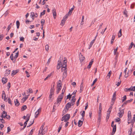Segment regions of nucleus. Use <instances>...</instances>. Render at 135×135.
Masks as SVG:
<instances>
[{"label": "nucleus", "instance_id": "e2e57ef3", "mask_svg": "<svg viewBox=\"0 0 135 135\" xmlns=\"http://www.w3.org/2000/svg\"><path fill=\"white\" fill-rule=\"evenodd\" d=\"M24 38L23 37H21L20 38V40L21 41H24Z\"/></svg>", "mask_w": 135, "mask_h": 135}, {"label": "nucleus", "instance_id": "6ab92c4d", "mask_svg": "<svg viewBox=\"0 0 135 135\" xmlns=\"http://www.w3.org/2000/svg\"><path fill=\"white\" fill-rule=\"evenodd\" d=\"M18 71V70H13L12 73V75H14L17 73Z\"/></svg>", "mask_w": 135, "mask_h": 135}, {"label": "nucleus", "instance_id": "a878e982", "mask_svg": "<svg viewBox=\"0 0 135 135\" xmlns=\"http://www.w3.org/2000/svg\"><path fill=\"white\" fill-rule=\"evenodd\" d=\"M64 62L63 63V66H64V67L65 68H66V60H64Z\"/></svg>", "mask_w": 135, "mask_h": 135}, {"label": "nucleus", "instance_id": "2eb2a0df", "mask_svg": "<svg viewBox=\"0 0 135 135\" xmlns=\"http://www.w3.org/2000/svg\"><path fill=\"white\" fill-rule=\"evenodd\" d=\"M15 105L18 106L20 105V103L17 99H16L14 101Z\"/></svg>", "mask_w": 135, "mask_h": 135}, {"label": "nucleus", "instance_id": "cd10ccee", "mask_svg": "<svg viewBox=\"0 0 135 135\" xmlns=\"http://www.w3.org/2000/svg\"><path fill=\"white\" fill-rule=\"evenodd\" d=\"M68 17V15H66L64 17L62 20L64 21H65L67 19Z\"/></svg>", "mask_w": 135, "mask_h": 135}, {"label": "nucleus", "instance_id": "4468645a", "mask_svg": "<svg viewBox=\"0 0 135 135\" xmlns=\"http://www.w3.org/2000/svg\"><path fill=\"white\" fill-rule=\"evenodd\" d=\"M52 11L54 17V19H55L56 16V12L55 9H53Z\"/></svg>", "mask_w": 135, "mask_h": 135}, {"label": "nucleus", "instance_id": "0eeeda50", "mask_svg": "<svg viewBox=\"0 0 135 135\" xmlns=\"http://www.w3.org/2000/svg\"><path fill=\"white\" fill-rule=\"evenodd\" d=\"M41 108H40L35 113V117L36 118L39 114V113L41 111Z\"/></svg>", "mask_w": 135, "mask_h": 135}, {"label": "nucleus", "instance_id": "a18cd8bd", "mask_svg": "<svg viewBox=\"0 0 135 135\" xmlns=\"http://www.w3.org/2000/svg\"><path fill=\"white\" fill-rule=\"evenodd\" d=\"M61 70L62 72L63 71H64L65 70H66V68L64 67V66H62L61 68Z\"/></svg>", "mask_w": 135, "mask_h": 135}, {"label": "nucleus", "instance_id": "338daca9", "mask_svg": "<svg viewBox=\"0 0 135 135\" xmlns=\"http://www.w3.org/2000/svg\"><path fill=\"white\" fill-rule=\"evenodd\" d=\"M133 127H132V126L131 127L130 130H129L128 131L129 133H132V129Z\"/></svg>", "mask_w": 135, "mask_h": 135}, {"label": "nucleus", "instance_id": "6e6552de", "mask_svg": "<svg viewBox=\"0 0 135 135\" xmlns=\"http://www.w3.org/2000/svg\"><path fill=\"white\" fill-rule=\"evenodd\" d=\"M80 54H81L80 53V54L79 56V59L81 61H82L85 59V57L84 56H83L82 54L80 55Z\"/></svg>", "mask_w": 135, "mask_h": 135}, {"label": "nucleus", "instance_id": "6e6d98bb", "mask_svg": "<svg viewBox=\"0 0 135 135\" xmlns=\"http://www.w3.org/2000/svg\"><path fill=\"white\" fill-rule=\"evenodd\" d=\"M85 111H82V113L81 114V115H82V116L83 117H83H84V115H85Z\"/></svg>", "mask_w": 135, "mask_h": 135}, {"label": "nucleus", "instance_id": "2f4dec72", "mask_svg": "<svg viewBox=\"0 0 135 135\" xmlns=\"http://www.w3.org/2000/svg\"><path fill=\"white\" fill-rule=\"evenodd\" d=\"M27 121H26L24 123V126L23 128H22V129H21V130H23L24 129V128L26 127V125L27 124Z\"/></svg>", "mask_w": 135, "mask_h": 135}, {"label": "nucleus", "instance_id": "423d86ee", "mask_svg": "<svg viewBox=\"0 0 135 135\" xmlns=\"http://www.w3.org/2000/svg\"><path fill=\"white\" fill-rule=\"evenodd\" d=\"M71 105H72L71 104V103L69 102L68 103L66 104L65 106V109L66 108L69 109V108L71 107Z\"/></svg>", "mask_w": 135, "mask_h": 135}, {"label": "nucleus", "instance_id": "1a4fd4ad", "mask_svg": "<svg viewBox=\"0 0 135 135\" xmlns=\"http://www.w3.org/2000/svg\"><path fill=\"white\" fill-rule=\"evenodd\" d=\"M116 129V125H114V126L113 127V132L112 133H111V135H113L115 133Z\"/></svg>", "mask_w": 135, "mask_h": 135}, {"label": "nucleus", "instance_id": "9d476101", "mask_svg": "<svg viewBox=\"0 0 135 135\" xmlns=\"http://www.w3.org/2000/svg\"><path fill=\"white\" fill-rule=\"evenodd\" d=\"M45 22V21L44 19H42L41 20V29L42 30L43 29V25H44V23Z\"/></svg>", "mask_w": 135, "mask_h": 135}, {"label": "nucleus", "instance_id": "dca6fc26", "mask_svg": "<svg viewBox=\"0 0 135 135\" xmlns=\"http://www.w3.org/2000/svg\"><path fill=\"white\" fill-rule=\"evenodd\" d=\"M128 121L130 120L131 118V113L130 111H128Z\"/></svg>", "mask_w": 135, "mask_h": 135}, {"label": "nucleus", "instance_id": "f704fd0d", "mask_svg": "<svg viewBox=\"0 0 135 135\" xmlns=\"http://www.w3.org/2000/svg\"><path fill=\"white\" fill-rule=\"evenodd\" d=\"M124 14L126 15V17H127L128 15H127V11L126 9H125L123 12Z\"/></svg>", "mask_w": 135, "mask_h": 135}, {"label": "nucleus", "instance_id": "3c124183", "mask_svg": "<svg viewBox=\"0 0 135 135\" xmlns=\"http://www.w3.org/2000/svg\"><path fill=\"white\" fill-rule=\"evenodd\" d=\"M97 79L96 78L93 81V83L91 85V86H92L94 85L95 83L97 81Z\"/></svg>", "mask_w": 135, "mask_h": 135}, {"label": "nucleus", "instance_id": "09e8293b", "mask_svg": "<svg viewBox=\"0 0 135 135\" xmlns=\"http://www.w3.org/2000/svg\"><path fill=\"white\" fill-rule=\"evenodd\" d=\"M114 55H116L115 59L116 60L117 59V57H118V53L117 52L116 53H114Z\"/></svg>", "mask_w": 135, "mask_h": 135}, {"label": "nucleus", "instance_id": "f257e3e1", "mask_svg": "<svg viewBox=\"0 0 135 135\" xmlns=\"http://www.w3.org/2000/svg\"><path fill=\"white\" fill-rule=\"evenodd\" d=\"M66 89V88L65 87V89H64V88L62 90V93L61 94L60 96H59L57 98V104H59L58 105L60 104V103L61 102L62 99L63 97L65 91Z\"/></svg>", "mask_w": 135, "mask_h": 135}, {"label": "nucleus", "instance_id": "bf43d9fd", "mask_svg": "<svg viewBox=\"0 0 135 135\" xmlns=\"http://www.w3.org/2000/svg\"><path fill=\"white\" fill-rule=\"evenodd\" d=\"M65 21H63V20H62L61 21V22L60 23V25L63 26L64 25V23H65Z\"/></svg>", "mask_w": 135, "mask_h": 135}, {"label": "nucleus", "instance_id": "5701e85b", "mask_svg": "<svg viewBox=\"0 0 135 135\" xmlns=\"http://www.w3.org/2000/svg\"><path fill=\"white\" fill-rule=\"evenodd\" d=\"M132 127H133L134 123L135 122V115H134V117L133 118L132 120Z\"/></svg>", "mask_w": 135, "mask_h": 135}, {"label": "nucleus", "instance_id": "0e129e2a", "mask_svg": "<svg viewBox=\"0 0 135 135\" xmlns=\"http://www.w3.org/2000/svg\"><path fill=\"white\" fill-rule=\"evenodd\" d=\"M59 63L57 65L61 66H62V63H61V60H59L58 61Z\"/></svg>", "mask_w": 135, "mask_h": 135}, {"label": "nucleus", "instance_id": "4d7b16f0", "mask_svg": "<svg viewBox=\"0 0 135 135\" xmlns=\"http://www.w3.org/2000/svg\"><path fill=\"white\" fill-rule=\"evenodd\" d=\"M123 99L122 100V102H124V101L126 100V95H124V97H123Z\"/></svg>", "mask_w": 135, "mask_h": 135}, {"label": "nucleus", "instance_id": "393cba45", "mask_svg": "<svg viewBox=\"0 0 135 135\" xmlns=\"http://www.w3.org/2000/svg\"><path fill=\"white\" fill-rule=\"evenodd\" d=\"M78 126L79 127H80L83 124V121L80 120L78 122Z\"/></svg>", "mask_w": 135, "mask_h": 135}, {"label": "nucleus", "instance_id": "39448f33", "mask_svg": "<svg viewBox=\"0 0 135 135\" xmlns=\"http://www.w3.org/2000/svg\"><path fill=\"white\" fill-rule=\"evenodd\" d=\"M75 95H74L72 97V98L71 100V104L72 105H74L75 104V102L76 100V99H75Z\"/></svg>", "mask_w": 135, "mask_h": 135}, {"label": "nucleus", "instance_id": "69168bd1", "mask_svg": "<svg viewBox=\"0 0 135 135\" xmlns=\"http://www.w3.org/2000/svg\"><path fill=\"white\" fill-rule=\"evenodd\" d=\"M52 57V56H51V57L48 60V61H47V64H49L50 62V61H51V58Z\"/></svg>", "mask_w": 135, "mask_h": 135}, {"label": "nucleus", "instance_id": "4be33fe9", "mask_svg": "<svg viewBox=\"0 0 135 135\" xmlns=\"http://www.w3.org/2000/svg\"><path fill=\"white\" fill-rule=\"evenodd\" d=\"M116 92H115L113 94V96L112 98V100H114L116 99Z\"/></svg>", "mask_w": 135, "mask_h": 135}, {"label": "nucleus", "instance_id": "412c9836", "mask_svg": "<svg viewBox=\"0 0 135 135\" xmlns=\"http://www.w3.org/2000/svg\"><path fill=\"white\" fill-rule=\"evenodd\" d=\"M4 95V101H5L6 99V95L4 91H2V99H3Z\"/></svg>", "mask_w": 135, "mask_h": 135}, {"label": "nucleus", "instance_id": "7c9ffc66", "mask_svg": "<svg viewBox=\"0 0 135 135\" xmlns=\"http://www.w3.org/2000/svg\"><path fill=\"white\" fill-rule=\"evenodd\" d=\"M54 95L53 94L50 93L49 96V101H52V99L51 98H52V95Z\"/></svg>", "mask_w": 135, "mask_h": 135}, {"label": "nucleus", "instance_id": "e433bc0d", "mask_svg": "<svg viewBox=\"0 0 135 135\" xmlns=\"http://www.w3.org/2000/svg\"><path fill=\"white\" fill-rule=\"evenodd\" d=\"M127 68H126L124 71V72L125 73V75H124V77L125 78H127L128 76V75H126V72H127Z\"/></svg>", "mask_w": 135, "mask_h": 135}, {"label": "nucleus", "instance_id": "c9c22d12", "mask_svg": "<svg viewBox=\"0 0 135 135\" xmlns=\"http://www.w3.org/2000/svg\"><path fill=\"white\" fill-rule=\"evenodd\" d=\"M43 131H44V128H40V130L39 131V134H40V133H44V132H43Z\"/></svg>", "mask_w": 135, "mask_h": 135}, {"label": "nucleus", "instance_id": "c756f323", "mask_svg": "<svg viewBox=\"0 0 135 135\" xmlns=\"http://www.w3.org/2000/svg\"><path fill=\"white\" fill-rule=\"evenodd\" d=\"M115 35H113L112 39L111 41V44H112L113 43V41H114V39L115 38Z\"/></svg>", "mask_w": 135, "mask_h": 135}, {"label": "nucleus", "instance_id": "13d9d810", "mask_svg": "<svg viewBox=\"0 0 135 135\" xmlns=\"http://www.w3.org/2000/svg\"><path fill=\"white\" fill-rule=\"evenodd\" d=\"M102 109V106H101V104L100 103L99 104V110L100 111H101V110Z\"/></svg>", "mask_w": 135, "mask_h": 135}, {"label": "nucleus", "instance_id": "ea45409f", "mask_svg": "<svg viewBox=\"0 0 135 135\" xmlns=\"http://www.w3.org/2000/svg\"><path fill=\"white\" fill-rule=\"evenodd\" d=\"M72 94L70 95V94H69L67 95V98L66 99H69L71 98V96Z\"/></svg>", "mask_w": 135, "mask_h": 135}, {"label": "nucleus", "instance_id": "49530a36", "mask_svg": "<svg viewBox=\"0 0 135 135\" xmlns=\"http://www.w3.org/2000/svg\"><path fill=\"white\" fill-rule=\"evenodd\" d=\"M45 12H46V10H44L42 12H41L40 13V17H41L42 16L44 15L45 14Z\"/></svg>", "mask_w": 135, "mask_h": 135}, {"label": "nucleus", "instance_id": "8fccbe9b", "mask_svg": "<svg viewBox=\"0 0 135 135\" xmlns=\"http://www.w3.org/2000/svg\"><path fill=\"white\" fill-rule=\"evenodd\" d=\"M68 110V109L65 108L63 111V113L65 114L67 112Z\"/></svg>", "mask_w": 135, "mask_h": 135}, {"label": "nucleus", "instance_id": "f3484780", "mask_svg": "<svg viewBox=\"0 0 135 135\" xmlns=\"http://www.w3.org/2000/svg\"><path fill=\"white\" fill-rule=\"evenodd\" d=\"M67 70H65L64 72L63 75V78H65L67 76Z\"/></svg>", "mask_w": 135, "mask_h": 135}, {"label": "nucleus", "instance_id": "a211bd4d", "mask_svg": "<svg viewBox=\"0 0 135 135\" xmlns=\"http://www.w3.org/2000/svg\"><path fill=\"white\" fill-rule=\"evenodd\" d=\"M3 114H2L0 117V120H1V121L2 123H5L4 120L3 119Z\"/></svg>", "mask_w": 135, "mask_h": 135}, {"label": "nucleus", "instance_id": "4c0bfd02", "mask_svg": "<svg viewBox=\"0 0 135 135\" xmlns=\"http://www.w3.org/2000/svg\"><path fill=\"white\" fill-rule=\"evenodd\" d=\"M16 26L17 28L18 29L19 28L20 25V22L19 21H17L16 22Z\"/></svg>", "mask_w": 135, "mask_h": 135}, {"label": "nucleus", "instance_id": "7ed1b4c3", "mask_svg": "<svg viewBox=\"0 0 135 135\" xmlns=\"http://www.w3.org/2000/svg\"><path fill=\"white\" fill-rule=\"evenodd\" d=\"M119 112L118 113V115L119 118H121L124 114V109H121V108H119Z\"/></svg>", "mask_w": 135, "mask_h": 135}, {"label": "nucleus", "instance_id": "9b49d317", "mask_svg": "<svg viewBox=\"0 0 135 135\" xmlns=\"http://www.w3.org/2000/svg\"><path fill=\"white\" fill-rule=\"evenodd\" d=\"M2 82L3 84H5L7 81V79L5 78H3L2 79Z\"/></svg>", "mask_w": 135, "mask_h": 135}, {"label": "nucleus", "instance_id": "f03ea898", "mask_svg": "<svg viewBox=\"0 0 135 135\" xmlns=\"http://www.w3.org/2000/svg\"><path fill=\"white\" fill-rule=\"evenodd\" d=\"M70 114H67L64 115L63 117H62L61 119V121H63L64 120V122H66L70 118Z\"/></svg>", "mask_w": 135, "mask_h": 135}, {"label": "nucleus", "instance_id": "5fc2aeb1", "mask_svg": "<svg viewBox=\"0 0 135 135\" xmlns=\"http://www.w3.org/2000/svg\"><path fill=\"white\" fill-rule=\"evenodd\" d=\"M27 91L28 92H29L30 93H32L33 92V91L32 90V89L31 88H30L28 89V90H27Z\"/></svg>", "mask_w": 135, "mask_h": 135}, {"label": "nucleus", "instance_id": "f8f14e48", "mask_svg": "<svg viewBox=\"0 0 135 135\" xmlns=\"http://www.w3.org/2000/svg\"><path fill=\"white\" fill-rule=\"evenodd\" d=\"M3 114H6V118L7 119H9L10 118V116L9 115H7V113L5 111H3L2 112Z\"/></svg>", "mask_w": 135, "mask_h": 135}, {"label": "nucleus", "instance_id": "37998d69", "mask_svg": "<svg viewBox=\"0 0 135 135\" xmlns=\"http://www.w3.org/2000/svg\"><path fill=\"white\" fill-rule=\"evenodd\" d=\"M133 45H134V44L133 42H131L130 45L129 47V49H131L132 48Z\"/></svg>", "mask_w": 135, "mask_h": 135}, {"label": "nucleus", "instance_id": "72a5a7b5", "mask_svg": "<svg viewBox=\"0 0 135 135\" xmlns=\"http://www.w3.org/2000/svg\"><path fill=\"white\" fill-rule=\"evenodd\" d=\"M112 73V72L111 71H110L108 73L107 75V76L106 77L109 79L110 78V75Z\"/></svg>", "mask_w": 135, "mask_h": 135}, {"label": "nucleus", "instance_id": "20e7f679", "mask_svg": "<svg viewBox=\"0 0 135 135\" xmlns=\"http://www.w3.org/2000/svg\"><path fill=\"white\" fill-rule=\"evenodd\" d=\"M62 87V84L58 82L57 84V88L56 93L57 94L61 89V88Z\"/></svg>", "mask_w": 135, "mask_h": 135}, {"label": "nucleus", "instance_id": "864d4df0", "mask_svg": "<svg viewBox=\"0 0 135 135\" xmlns=\"http://www.w3.org/2000/svg\"><path fill=\"white\" fill-rule=\"evenodd\" d=\"M124 90L125 91H130L131 90V88H130L128 89L126 88L124 89Z\"/></svg>", "mask_w": 135, "mask_h": 135}, {"label": "nucleus", "instance_id": "de8ad7c7", "mask_svg": "<svg viewBox=\"0 0 135 135\" xmlns=\"http://www.w3.org/2000/svg\"><path fill=\"white\" fill-rule=\"evenodd\" d=\"M28 98V96H26V97H23L22 99V100L23 101V103L25 101V100Z\"/></svg>", "mask_w": 135, "mask_h": 135}, {"label": "nucleus", "instance_id": "603ef678", "mask_svg": "<svg viewBox=\"0 0 135 135\" xmlns=\"http://www.w3.org/2000/svg\"><path fill=\"white\" fill-rule=\"evenodd\" d=\"M130 88H131V90L133 91H135V86H131V87Z\"/></svg>", "mask_w": 135, "mask_h": 135}, {"label": "nucleus", "instance_id": "aec40b11", "mask_svg": "<svg viewBox=\"0 0 135 135\" xmlns=\"http://www.w3.org/2000/svg\"><path fill=\"white\" fill-rule=\"evenodd\" d=\"M95 40V39L93 40H92L90 43L89 46V49H90V48L92 46L93 44L94 43Z\"/></svg>", "mask_w": 135, "mask_h": 135}, {"label": "nucleus", "instance_id": "bb28decb", "mask_svg": "<svg viewBox=\"0 0 135 135\" xmlns=\"http://www.w3.org/2000/svg\"><path fill=\"white\" fill-rule=\"evenodd\" d=\"M121 30V29H120L119 32V33L118 34V36L119 38L122 35V33Z\"/></svg>", "mask_w": 135, "mask_h": 135}, {"label": "nucleus", "instance_id": "473e14b6", "mask_svg": "<svg viewBox=\"0 0 135 135\" xmlns=\"http://www.w3.org/2000/svg\"><path fill=\"white\" fill-rule=\"evenodd\" d=\"M133 100V99H131L130 100H127L124 103V104H126L127 103H130Z\"/></svg>", "mask_w": 135, "mask_h": 135}, {"label": "nucleus", "instance_id": "774afa93", "mask_svg": "<svg viewBox=\"0 0 135 135\" xmlns=\"http://www.w3.org/2000/svg\"><path fill=\"white\" fill-rule=\"evenodd\" d=\"M101 117H98V121L99 123L101 121Z\"/></svg>", "mask_w": 135, "mask_h": 135}, {"label": "nucleus", "instance_id": "a19ab883", "mask_svg": "<svg viewBox=\"0 0 135 135\" xmlns=\"http://www.w3.org/2000/svg\"><path fill=\"white\" fill-rule=\"evenodd\" d=\"M19 54V52L18 51L17 53L16 54V55L14 57V58L15 59H16L18 57Z\"/></svg>", "mask_w": 135, "mask_h": 135}, {"label": "nucleus", "instance_id": "680f3d73", "mask_svg": "<svg viewBox=\"0 0 135 135\" xmlns=\"http://www.w3.org/2000/svg\"><path fill=\"white\" fill-rule=\"evenodd\" d=\"M12 23H11L8 27L7 29L9 30L11 27Z\"/></svg>", "mask_w": 135, "mask_h": 135}, {"label": "nucleus", "instance_id": "c03bdc74", "mask_svg": "<svg viewBox=\"0 0 135 135\" xmlns=\"http://www.w3.org/2000/svg\"><path fill=\"white\" fill-rule=\"evenodd\" d=\"M51 75V73L50 74L48 75V76L46 77L45 79L44 80L45 81L47 80V79L49 78Z\"/></svg>", "mask_w": 135, "mask_h": 135}, {"label": "nucleus", "instance_id": "58836bf2", "mask_svg": "<svg viewBox=\"0 0 135 135\" xmlns=\"http://www.w3.org/2000/svg\"><path fill=\"white\" fill-rule=\"evenodd\" d=\"M54 88H51L50 90V93L54 94Z\"/></svg>", "mask_w": 135, "mask_h": 135}, {"label": "nucleus", "instance_id": "b1692460", "mask_svg": "<svg viewBox=\"0 0 135 135\" xmlns=\"http://www.w3.org/2000/svg\"><path fill=\"white\" fill-rule=\"evenodd\" d=\"M11 70H6V73L5 74V75L8 76L10 73Z\"/></svg>", "mask_w": 135, "mask_h": 135}, {"label": "nucleus", "instance_id": "79ce46f5", "mask_svg": "<svg viewBox=\"0 0 135 135\" xmlns=\"http://www.w3.org/2000/svg\"><path fill=\"white\" fill-rule=\"evenodd\" d=\"M49 45H46L45 46V50H46L47 51L49 50Z\"/></svg>", "mask_w": 135, "mask_h": 135}, {"label": "nucleus", "instance_id": "052dcab7", "mask_svg": "<svg viewBox=\"0 0 135 135\" xmlns=\"http://www.w3.org/2000/svg\"><path fill=\"white\" fill-rule=\"evenodd\" d=\"M120 119L119 118H117V119H115V121L116 122H118L120 121Z\"/></svg>", "mask_w": 135, "mask_h": 135}, {"label": "nucleus", "instance_id": "ddd939ff", "mask_svg": "<svg viewBox=\"0 0 135 135\" xmlns=\"http://www.w3.org/2000/svg\"><path fill=\"white\" fill-rule=\"evenodd\" d=\"M31 16L32 17H37V14L36 13H34L33 12H32L31 13Z\"/></svg>", "mask_w": 135, "mask_h": 135}, {"label": "nucleus", "instance_id": "c85d7f7f", "mask_svg": "<svg viewBox=\"0 0 135 135\" xmlns=\"http://www.w3.org/2000/svg\"><path fill=\"white\" fill-rule=\"evenodd\" d=\"M27 108V107L26 105H24L22 106V107L21 108V111H23L24 110H25Z\"/></svg>", "mask_w": 135, "mask_h": 135}]
</instances>
